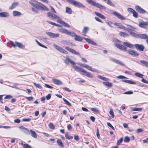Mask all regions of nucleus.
<instances>
[{
    "instance_id": "56",
    "label": "nucleus",
    "mask_w": 148,
    "mask_h": 148,
    "mask_svg": "<svg viewBox=\"0 0 148 148\" xmlns=\"http://www.w3.org/2000/svg\"><path fill=\"white\" fill-rule=\"evenodd\" d=\"M109 113L112 117V118H114V115L112 109H111L109 111Z\"/></svg>"
},
{
    "instance_id": "2",
    "label": "nucleus",
    "mask_w": 148,
    "mask_h": 148,
    "mask_svg": "<svg viewBox=\"0 0 148 148\" xmlns=\"http://www.w3.org/2000/svg\"><path fill=\"white\" fill-rule=\"evenodd\" d=\"M87 1L89 4L101 10H105L106 8L104 6L98 3H96L92 0H87Z\"/></svg>"
},
{
    "instance_id": "3",
    "label": "nucleus",
    "mask_w": 148,
    "mask_h": 148,
    "mask_svg": "<svg viewBox=\"0 0 148 148\" xmlns=\"http://www.w3.org/2000/svg\"><path fill=\"white\" fill-rule=\"evenodd\" d=\"M69 3L71 4L78 7L84 8L85 6L81 3L77 1L74 0H66Z\"/></svg>"
},
{
    "instance_id": "40",
    "label": "nucleus",
    "mask_w": 148,
    "mask_h": 148,
    "mask_svg": "<svg viewBox=\"0 0 148 148\" xmlns=\"http://www.w3.org/2000/svg\"><path fill=\"white\" fill-rule=\"evenodd\" d=\"M66 12L67 13L71 14L72 13V11L70 8L67 7L66 8Z\"/></svg>"
},
{
    "instance_id": "43",
    "label": "nucleus",
    "mask_w": 148,
    "mask_h": 148,
    "mask_svg": "<svg viewBox=\"0 0 148 148\" xmlns=\"http://www.w3.org/2000/svg\"><path fill=\"white\" fill-rule=\"evenodd\" d=\"M130 33L133 36L137 38H139V34H137L135 33L132 32H130Z\"/></svg>"
},
{
    "instance_id": "4",
    "label": "nucleus",
    "mask_w": 148,
    "mask_h": 148,
    "mask_svg": "<svg viewBox=\"0 0 148 148\" xmlns=\"http://www.w3.org/2000/svg\"><path fill=\"white\" fill-rule=\"evenodd\" d=\"M38 5L36 8L42 11H49V9L43 4L40 2L37 1Z\"/></svg>"
},
{
    "instance_id": "61",
    "label": "nucleus",
    "mask_w": 148,
    "mask_h": 148,
    "mask_svg": "<svg viewBox=\"0 0 148 148\" xmlns=\"http://www.w3.org/2000/svg\"><path fill=\"white\" fill-rule=\"evenodd\" d=\"M51 97V94H49L47 95L45 97L47 100H49Z\"/></svg>"
},
{
    "instance_id": "63",
    "label": "nucleus",
    "mask_w": 148,
    "mask_h": 148,
    "mask_svg": "<svg viewBox=\"0 0 148 148\" xmlns=\"http://www.w3.org/2000/svg\"><path fill=\"white\" fill-rule=\"evenodd\" d=\"M107 125L112 128L113 130H114V127L111 124V123L109 122H108L107 123Z\"/></svg>"
},
{
    "instance_id": "19",
    "label": "nucleus",
    "mask_w": 148,
    "mask_h": 148,
    "mask_svg": "<svg viewBox=\"0 0 148 148\" xmlns=\"http://www.w3.org/2000/svg\"><path fill=\"white\" fill-rule=\"evenodd\" d=\"M127 53L131 55L134 56H138V54L134 51L131 49H128L126 51Z\"/></svg>"
},
{
    "instance_id": "35",
    "label": "nucleus",
    "mask_w": 148,
    "mask_h": 148,
    "mask_svg": "<svg viewBox=\"0 0 148 148\" xmlns=\"http://www.w3.org/2000/svg\"><path fill=\"white\" fill-rule=\"evenodd\" d=\"M12 13L13 16H20L21 15V13L20 12L16 11H13Z\"/></svg>"
},
{
    "instance_id": "49",
    "label": "nucleus",
    "mask_w": 148,
    "mask_h": 148,
    "mask_svg": "<svg viewBox=\"0 0 148 148\" xmlns=\"http://www.w3.org/2000/svg\"><path fill=\"white\" fill-rule=\"evenodd\" d=\"M63 99L64 101L65 102V103L66 104L69 106H71V103L69 102L65 98H63Z\"/></svg>"
},
{
    "instance_id": "34",
    "label": "nucleus",
    "mask_w": 148,
    "mask_h": 148,
    "mask_svg": "<svg viewBox=\"0 0 148 148\" xmlns=\"http://www.w3.org/2000/svg\"><path fill=\"white\" fill-rule=\"evenodd\" d=\"M18 4V2H14L13 3L12 5L10 7L9 9H12L16 7Z\"/></svg>"
},
{
    "instance_id": "6",
    "label": "nucleus",
    "mask_w": 148,
    "mask_h": 148,
    "mask_svg": "<svg viewBox=\"0 0 148 148\" xmlns=\"http://www.w3.org/2000/svg\"><path fill=\"white\" fill-rule=\"evenodd\" d=\"M53 47L58 51L61 53H64L65 54H67L68 52L60 46L54 44L53 45Z\"/></svg>"
},
{
    "instance_id": "62",
    "label": "nucleus",
    "mask_w": 148,
    "mask_h": 148,
    "mask_svg": "<svg viewBox=\"0 0 148 148\" xmlns=\"http://www.w3.org/2000/svg\"><path fill=\"white\" fill-rule=\"evenodd\" d=\"M133 93V92L131 91H129L126 92H124V94H132Z\"/></svg>"
},
{
    "instance_id": "37",
    "label": "nucleus",
    "mask_w": 148,
    "mask_h": 148,
    "mask_svg": "<svg viewBox=\"0 0 148 148\" xmlns=\"http://www.w3.org/2000/svg\"><path fill=\"white\" fill-rule=\"evenodd\" d=\"M57 143L58 145L62 147H64V146L61 139H58L57 140Z\"/></svg>"
},
{
    "instance_id": "45",
    "label": "nucleus",
    "mask_w": 148,
    "mask_h": 148,
    "mask_svg": "<svg viewBox=\"0 0 148 148\" xmlns=\"http://www.w3.org/2000/svg\"><path fill=\"white\" fill-rule=\"evenodd\" d=\"M134 75L138 77H139L141 78H143V77L144 75H143L137 72L135 73Z\"/></svg>"
},
{
    "instance_id": "50",
    "label": "nucleus",
    "mask_w": 148,
    "mask_h": 148,
    "mask_svg": "<svg viewBox=\"0 0 148 148\" xmlns=\"http://www.w3.org/2000/svg\"><path fill=\"white\" fill-rule=\"evenodd\" d=\"M107 3L109 5L112 6V7H114L115 5L114 3H113L110 0H108L107 1Z\"/></svg>"
},
{
    "instance_id": "57",
    "label": "nucleus",
    "mask_w": 148,
    "mask_h": 148,
    "mask_svg": "<svg viewBox=\"0 0 148 148\" xmlns=\"http://www.w3.org/2000/svg\"><path fill=\"white\" fill-rule=\"evenodd\" d=\"M62 25L66 27H70V25H69L68 24L64 22V21L63 22V23L62 24Z\"/></svg>"
},
{
    "instance_id": "18",
    "label": "nucleus",
    "mask_w": 148,
    "mask_h": 148,
    "mask_svg": "<svg viewBox=\"0 0 148 148\" xmlns=\"http://www.w3.org/2000/svg\"><path fill=\"white\" fill-rule=\"evenodd\" d=\"M138 25L141 27L146 28V26L148 25V22L147 21L144 22L142 21L139 23Z\"/></svg>"
},
{
    "instance_id": "60",
    "label": "nucleus",
    "mask_w": 148,
    "mask_h": 148,
    "mask_svg": "<svg viewBox=\"0 0 148 148\" xmlns=\"http://www.w3.org/2000/svg\"><path fill=\"white\" fill-rule=\"evenodd\" d=\"M116 78H117L120 79H127V77H126L124 76L121 75H120L117 76L116 77Z\"/></svg>"
},
{
    "instance_id": "11",
    "label": "nucleus",
    "mask_w": 148,
    "mask_h": 148,
    "mask_svg": "<svg viewBox=\"0 0 148 148\" xmlns=\"http://www.w3.org/2000/svg\"><path fill=\"white\" fill-rule=\"evenodd\" d=\"M112 13L117 17L119 19L121 20H126V18L120 14V13L116 12H113Z\"/></svg>"
},
{
    "instance_id": "31",
    "label": "nucleus",
    "mask_w": 148,
    "mask_h": 148,
    "mask_svg": "<svg viewBox=\"0 0 148 148\" xmlns=\"http://www.w3.org/2000/svg\"><path fill=\"white\" fill-rule=\"evenodd\" d=\"M122 82L128 83L130 84H136V83L135 82H133L131 80H124L123 79L122 80Z\"/></svg>"
},
{
    "instance_id": "10",
    "label": "nucleus",
    "mask_w": 148,
    "mask_h": 148,
    "mask_svg": "<svg viewBox=\"0 0 148 148\" xmlns=\"http://www.w3.org/2000/svg\"><path fill=\"white\" fill-rule=\"evenodd\" d=\"M126 25L128 27L127 28H125L124 30L129 32V33L130 32H132V31H134L136 29V27L132 26V25Z\"/></svg>"
},
{
    "instance_id": "29",
    "label": "nucleus",
    "mask_w": 148,
    "mask_h": 148,
    "mask_svg": "<svg viewBox=\"0 0 148 148\" xmlns=\"http://www.w3.org/2000/svg\"><path fill=\"white\" fill-rule=\"evenodd\" d=\"M15 44L16 46L19 48L24 49L25 48V45L21 43H20L17 42H15Z\"/></svg>"
},
{
    "instance_id": "44",
    "label": "nucleus",
    "mask_w": 148,
    "mask_h": 148,
    "mask_svg": "<svg viewBox=\"0 0 148 148\" xmlns=\"http://www.w3.org/2000/svg\"><path fill=\"white\" fill-rule=\"evenodd\" d=\"M105 23L108 25L111 28L113 27V26L111 25L113 24V23L112 22L109 21H106Z\"/></svg>"
},
{
    "instance_id": "53",
    "label": "nucleus",
    "mask_w": 148,
    "mask_h": 148,
    "mask_svg": "<svg viewBox=\"0 0 148 148\" xmlns=\"http://www.w3.org/2000/svg\"><path fill=\"white\" fill-rule=\"evenodd\" d=\"M49 126L51 129H55V126L52 123H50L49 125Z\"/></svg>"
},
{
    "instance_id": "13",
    "label": "nucleus",
    "mask_w": 148,
    "mask_h": 148,
    "mask_svg": "<svg viewBox=\"0 0 148 148\" xmlns=\"http://www.w3.org/2000/svg\"><path fill=\"white\" fill-rule=\"evenodd\" d=\"M46 34L52 38L58 37L60 35L59 34H55L50 32H46Z\"/></svg>"
},
{
    "instance_id": "9",
    "label": "nucleus",
    "mask_w": 148,
    "mask_h": 148,
    "mask_svg": "<svg viewBox=\"0 0 148 148\" xmlns=\"http://www.w3.org/2000/svg\"><path fill=\"white\" fill-rule=\"evenodd\" d=\"M134 46L138 50L143 51H144L145 47L142 45L136 44L134 45Z\"/></svg>"
},
{
    "instance_id": "51",
    "label": "nucleus",
    "mask_w": 148,
    "mask_h": 148,
    "mask_svg": "<svg viewBox=\"0 0 148 148\" xmlns=\"http://www.w3.org/2000/svg\"><path fill=\"white\" fill-rule=\"evenodd\" d=\"M130 138L127 136L125 137L124 141L125 142L128 143L130 140Z\"/></svg>"
},
{
    "instance_id": "36",
    "label": "nucleus",
    "mask_w": 148,
    "mask_h": 148,
    "mask_svg": "<svg viewBox=\"0 0 148 148\" xmlns=\"http://www.w3.org/2000/svg\"><path fill=\"white\" fill-rule=\"evenodd\" d=\"M120 35L123 37H125L128 36H129V34H128L123 32H121L119 33Z\"/></svg>"
},
{
    "instance_id": "28",
    "label": "nucleus",
    "mask_w": 148,
    "mask_h": 148,
    "mask_svg": "<svg viewBox=\"0 0 148 148\" xmlns=\"http://www.w3.org/2000/svg\"><path fill=\"white\" fill-rule=\"evenodd\" d=\"M114 25L117 26L118 28L121 29H123L124 30L125 27L124 26L122 25L120 23H114Z\"/></svg>"
},
{
    "instance_id": "7",
    "label": "nucleus",
    "mask_w": 148,
    "mask_h": 148,
    "mask_svg": "<svg viewBox=\"0 0 148 148\" xmlns=\"http://www.w3.org/2000/svg\"><path fill=\"white\" fill-rule=\"evenodd\" d=\"M127 11L130 13L132 14L133 16L135 18H137L138 17V13L132 8H128L127 9Z\"/></svg>"
},
{
    "instance_id": "32",
    "label": "nucleus",
    "mask_w": 148,
    "mask_h": 148,
    "mask_svg": "<svg viewBox=\"0 0 148 148\" xmlns=\"http://www.w3.org/2000/svg\"><path fill=\"white\" fill-rule=\"evenodd\" d=\"M89 29V28L88 27H84L82 31V33L83 34L84 36H86V34L88 32Z\"/></svg>"
},
{
    "instance_id": "23",
    "label": "nucleus",
    "mask_w": 148,
    "mask_h": 148,
    "mask_svg": "<svg viewBox=\"0 0 148 148\" xmlns=\"http://www.w3.org/2000/svg\"><path fill=\"white\" fill-rule=\"evenodd\" d=\"M47 16L49 17H51L52 18L56 19L57 17V16L51 12H49L47 13Z\"/></svg>"
},
{
    "instance_id": "12",
    "label": "nucleus",
    "mask_w": 148,
    "mask_h": 148,
    "mask_svg": "<svg viewBox=\"0 0 148 148\" xmlns=\"http://www.w3.org/2000/svg\"><path fill=\"white\" fill-rule=\"evenodd\" d=\"M65 49L72 53L74 54L77 55L79 56H80V54L78 52L76 51L73 49H72L68 47H65Z\"/></svg>"
},
{
    "instance_id": "46",
    "label": "nucleus",
    "mask_w": 148,
    "mask_h": 148,
    "mask_svg": "<svg viewBox=\"0 0 148 148\" xmlns=\"http://www.w3.org/2000/svg\"><path fill=\"white\" fill-rule=\"evenodd\" d=\"M56 19H58L57 21V22L60 24H62L64 22L62 20L61 18H60L58 16H57V17L56 18Z\"/></svg>"
},
{
    "instance_id": "25",
    "label": "nucleus",
    "mask_w": 148,
    "mask_h": 148,
    "mask_svg": "<svg viewBox=\"0 0 148 148\" xmlns=\"http://www.w3.org/2000/svg\"><path fill=\"white\" fill-rule=\"evenodd\" d=\"M138 38L148 40V36L145 34H139Z\"/></svg>"
},
{
    "instance_id": "5",
    "label": "nucleus",
    "mask_w": 148,
    "mask_h": 148,
    "mask_svg": "<svg viewBox=\"0 0 148 148\" xmlns=\"http://www.w3.org/2000/svg\"><path fill=\"white\" fill-rule=\"evenodd\" d=\"M70 36L72 37H75V40L78 41H82L83 39H84L83 38L80 36L77 35L75 32H72Z\"/></svg>"
},
{
    "instance_id": "21",
    "label": "nucleus",
    "mask_w": 148,
    "mask_h": 148,
    "mask_svg": "<svg viewBox=\"0 0 148 148\" xmlns=\"http://www.w3.org/2000/svg\"><path fill=\"white\" fill-rule=\"evenodd\" d=\"M52 81L53 83L56 85H61L62 84V82L59 79H53Z\"/></svg>"
},
{
    "instance_id": "20",
    "label": "nucleus",
    "mask_w": 148,
    "mask_h": 148,
    "mask_svg": "<svg viewBox=\"0 0 148 148\" xmlns=\"http://www.w3.org/2000/svg\"><path fill=\"white\" fill-rule=\"evenodd\" d=\"M64 62L66 64H68V62H70L71 64L75 65V63L74 62L72 61L71 59L67 57H66V60H64Z\"/></svg>"
},
{
    "instance_id": "24",
    "label": "nucleus",
    "mask_w": 148,
    "mask_h": 148,
    "mask_svg": "<svg viewBox=\"0 0 148 148\" xmlns=\"http://www.w3.org/2000/svg\"><path fill=\"white\" fill-rule=\"evenodd\" d=\"M37 1L35 0H32L29 1V3L33 7L36 8L38 5V3H37Z\"/></svg>"
},
{
    "instance_id": "55",
    "label": "nucleus",
    "mask_w": 148,
    "mask_h": 148,
    "mask_svg": "<svg viewBox=\"0 0 148 148\" xmlns=\"http://www.w3.org/2000/svg\"><path fill=\"white\" fill-rule=\"evenodd\" d=\"M123 140V138H121L119 140L117 143V145H120L122 142Z\"/></svg>"
},
{
    "instance_id": "41",
    "label": "nucleus",
    "mask_w": 148,
    "mask_h": 148,
    "mask_svg": "<svg viewBox=\"0 0 148 148\" xmlns=\"http://www.w3.org/2000/svg\"><path fill=\"white\" fill-rule=\"evenodd\" d=\"M65 136L66 138L69 140L73 138V137L72 136H69L68 132L66 133Z\"/></svg>"
},
{
    "instance_id": "27",
    "label": "nucleus",
    "mask_w": 148,
    "mask_h": 148,
    "mask_svg": "<svg viewBox=\"0 0 148 148\" xmlns=\"http://www.w3.org/2000/svg\"><path fill=\"white\" fill-rule=\"evenodd\" d=\"M29 132L31 135L34 138H37V134L35 132L33 131L32 130H31L29 131Z\"/></svg>"
},
{
    "instance_id": "48",
    "label": "nucleus",
    "mask_w": 148,
    "mask_h": 148,
    "mask_svg": "<svg viewBox=\"0 0 148 148\" xmlns=\"http://www.w3.org/2000/svg\"><path fill=\"white\" fill-rule=\"evenodd\" d=\"M33 84H34V85L36 88H39L40 89L42 88V86H41V85L40 84H37L35 83H34Z\"/></svg>"
},
{
    "instance_id": "8",
    "label": "nucleus",
    "mask_w": 148,
    "mask_h": 148,
    "mask_svg": "<svg viewBox=\"0 0 148 148\" xmlns=\"http://www.w3.org/2000/svg\"><path fill=\"white\" fill-rule=\"evenodd\" d=\"M18 128L20 130L27 135L30 134L29 131L27 128L23 126H21L18 127Z\"/></svg>"
},
{
    "instance_id": "54",
    "label": "nucleus",
    "mask_w": 148,
    "mask_h": 148,
    "mask_svg": "<svg viewBox=\"0 0 148 148\" xmlns=\"http://www.w3.org/2000/svg\"><path fill=\"white\" fill-rule=\"evenodd\" d=\"M142 110V108H132V110L134 111H140Z\"/></svg>"
},
{
    "instance_id": "14",
    "label": "nucleus",
    "mask_w": 148,
    "mask_h": 148,
    "mask_svg": "<svg viewBox=\"0 0 148 148\" xmlns=\"http://www.w3.org/2000/svg\"><path fill=\"white\" fill-rule=\"evenodd\" d=\"M80 65L86 68L88 70L91 71L95 72H96L97 71L95 69L92 68L90 66H89L88 65L81 64H80Z\"/></svg>"
},
{
    "instance_id": "30",
    "label": "nucleus",
    "mask_w": 148,
    "mask_h": 148,
    "mask_svg": "<svg viewBox=\"0 0 148 148\" xmlns=\"http://www.w3.org/2000/svg\"><path fill=\"white\" fill-rule=\"evenodd\" d=\"M123 44L125 46L130 48L132 49L134 48V45L130 43L126 42H123Z\"/></svg>"
},
{
    "instance_id": "38",
    "label": "nucleus",
    "mask_w": 148,
    "mask_h": 148,
    "mask_svg": "<svg viewBox=\"0 0 148 148\" xmlns=\"http://www.w3.org/2000/svg\"><path fill=\"white\" fill-rule=\"evenodd\" d=\"M95 14L96 15L101 18L104 19L105 18V17L103 15L99 12H95Z\"/></svg>"
},
{
    "instance_id": "42",
    "label": "nucleus",
    "mask_w": 148,
    "mask_h": 148,
    "mask_svg": "<svg viewBox=\"0 0 148 148\" xmlns=\"http://www.w3.org/2000/svg\"><path fill=\"white\" fill-rule=\"evenodd\" d=\"M98 77L99 78L104 81H107L108 80V79L100 75H98Z\"/></svg>"
},
{
    "instance_id": "15",
    "label": "nucleus",
    "mask_w": 148,
    "mask_h": 148,
    "mask_svg": "<svg viewBox=\"0 0 148 148\" xmlns=\"http://www.w3.org/2000/svg\"><path fill=\"white\" fill-rule=\"evenodd\" d=\"M135 8L136 10L140 13L144 14L146 12V11L145 10L142 9L138 5L135 6Z\"/></svg>"
},
{
    "instance_id": "26",
    "label": "nucleus",
    "mask_w": 148,
    "mask_h": 148,
    "mask_svg": "<svg viewBox=\"0 0 148 148\" xmlns=\"http://www.w3.org/2000/svg\"><path fill=\"white\" fill-rule=\"evenodd\" d=\"M9 16V14L8 12H0V17H5Z\"/></svg>"
},
{
    "instance_id": "1",
    "label": "nucleus",
    "mask_w": 148,
    "mask_h": 148,
    "mask_svg": "<svg viewBox=\"0 0 148 148\" xmlns=\"http://www.w3.org/2000/svg\"><path fill=\"white\" fill-rule=\"evenodd\" d=\"M75 69L78 71H81L84 73V75L86 76L91 78H93V76L89 72H87L82 68L79 67L77 66H73Z\"/></svg>"
},
{
    "instance_id": "33",
    "label": "nucleus",
    "mask_w": 148,
    "mask_h": 148,
    "mask_svg": "<svg viewBox=\"0 0 148 148\" xmlns=\"http://www.w3.org/2000/svg\"><path fill=\"white\" fill-rule=\"evenodd\" d=\"M110 60L116 64H119L122 65H124L123 64L122 62L118 60L113 59V58H111Z\"/></svg>"
},
{
    "instance_id": "47",
    "label": "nucleus",
    "mask_w": 148,
    "mask_h": 148,
    "mask_svg": "<svg viewBox=\"0 0 148 148\" xmlns=\"http://www.w3.org/2000/svg\"><path fill=\"white\" fill-rule=\"evenodd\" d=\"M140 62L142 64H143L145 66L148 67V62L143 60H141L140 61Z\"/></svg>"
},
{
    "instance_id": "39",
    "label": "nucleus",
    "mask_w": 148,
    "mask_h": 148,
    "mask_svg": "<svg viewBox=\"0 0 148 148\" xmlns=\"http://www.w3.org/2000/svg\"><path fill=\"white\" fill-rule=\"evenodd\" d=\"M103 84L104 85L108 87H111L112 86V84L111 83L107 82H103Z\"/></svg>"
},
{
    "instance_id": "52",
    "label": "nucleus",
    "mask_w": 148,
    "mask_h": 148,
    "mask_svg": "<svg viewBox=\"0 0 148 148\" xmlns=\"http://www.w3.org/2000/svg\"><path fill=\"white\" fill-rule=\"evenodd\" d=\"M36 42L38 45L39 46L43 47L45 48H47V47L46 46L43 45L40 43L37 40H36Z\"/></svg>"
},
{
    "instance_id": "22",
    "label": "nucleus",
    "mask_w": 148,
    "mask_h": 148,
    "mask_svg": "<svg viewBox=\"0 0 148 148\" xmlns=\"http://www.w3.org/2000/svg\"><path fill=\"white\" fill-rule=\"evenodd\" d=\"M83 38L87 42H88L91 44L94 45H97V44L93 40H91L90 39L88 38H86L85 37H84Z\"/></svg>"
},
{
    "instance_id": "64",
    "label": "nucleus",
    "mask_w": 148,
    "mask_h": 148,
    "mask_svg": "<svg viewBox=\"0 0 148 148\" xmlns=\"http://www.w3.org/2000/svg\"><path fill=\"white\" fill-rule=\"evenodd\" d=\"M63 89L64 90H65L66 91H67L69 92H70L71 91V90L69 89L67 87H64L63 88Z\"/></svg>"
},
{
    "instance_id": "58",
    "label": "nucleus",
    "mask_w": 148,
    "mask_h": 148,
    "mask_svg": "<svg viewBox=\"0 0 148 148\" xmlns=\"http://www.w3.org/2000/svg\"><path fill=\"white\" fill-rule=\"evenodd\" d=\"M23 148H31V147L27 144H25L23 145Z\"/></svg>"
},
{
    "instance_id": "59",
    "label": "nucleus",
    "mask_w": 148,
    "mask_h": 148,
    "mask_svg": "<svg viewBox=\"0 0 148 148\" xmlns=\"http://www.w3.org/2000/svg\"><path fill=\"white\" fill-rule=\"evenodd\" d=\"M10 44L14 48L15 47L16 45L15 44V42L14 43L12 41H10Z\"/></svg>"
},
{
    "instance_id": "17",
    "label": "nucleus",
    "mask_w": 148,
    "mask_h": 148,
    "mask_svg": "<svg viewBox=\"0 0 148 148\" xmlns=\"http://www.w3.org/2000/svg\"><path fill=\"white\" fill-rule=\"evenodd\" d=\"M59 31L61 32L64 33L66 34L69 36L71 35L72 33V32H70L65 29H63L62 28L59 29Z\"/></svg>"
},
{
    "instance_id": "16",
    "label": "nucleus",
    "mask_w": 148,
    "mask_h": 148,
    "mask_svg": "<svg viewBox=\"0 0 148 148\" xmlns=\"http://www.w3.org/2000/svg\"><path fill=\"white\" fill-rule=\"evenodd\" d=\"M115 45L117 48L124 51H127V48L121 44H114Z\"/></svg>"
}]
</instances>
